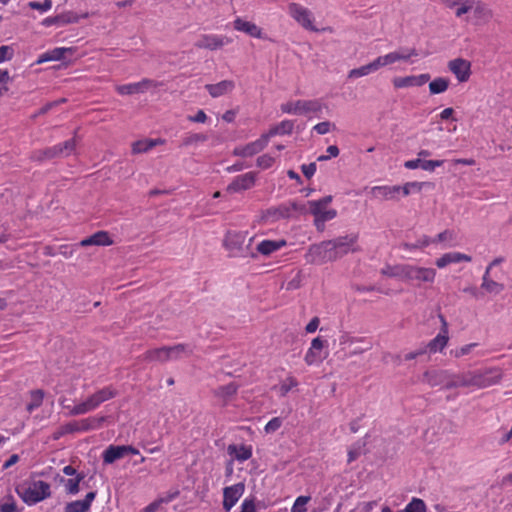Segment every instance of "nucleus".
I'll return each mask as SVG.
<instances>
[{
	"label": "nucleus",
	"mask_w": 512,
	"mask_h": 512,
	"mask_svg": "<svg viewBox=\"0 0 512 512\" xmlns=\"http://www.w3.org/2000/svg\"><path fill=\"white\" fill-rule=\"evenodd\" d=\"M358 234L350 233L345 236L337 237L333 240L323 241L318 245H313L309 249V256L314 263H325L334 261L349 252H356Z\"/></svg>",
	"instance_id": "f257e3e1"
},
{
	"label": "nucleus",
	"mask_w": 512,
	"mask_h": 512,
	"mask_svg": "<svg viewBox=\"0 0 512 512\" xmlns=\"http://www.w3.org/2000/svg\"><path fill=\"white\" fill-rule=\"evenodd\" d=\"M16 492L27 505H35L50 497V484L42 480H30L17 486Z\"/></svg>",
	"instance_id": "f03ea898"
},
{
	"label": "nucleus",
	"mask_w": 512,
	"mask_h": 512,
	"mask_svg": "<svg viewBox=\"0 0 512 512\" xmlns=\"http://www.w3.org/2000/svg\"><path fill=\"white\" fill-rule=\"evenodd\" d=\"M76 148L75 138L69 139L63 143L56 144L42 150H36L32 153L31 158L35 161H45L56 157H66L71 155Z\"/></svg>",
	"instance_id": "7ed1b4c3"
},
{
	"label": "nucleus",
	"mask_w": 512,
	"mask_h": 512,
	"mask_svg": "<svg viewBox=\"0 0 512 512\" xmlns=\"http://www.w3.org/2000/svg\"><path fill=\"white\" fill-rule=\"evenodd\" d=\"M323 105L318 100H297L281 104V111L286 114L306 115L309 113L319 114Z\"/></svg>",
	"instance_id": "20e7f679"
},
{
	"label": "nucleus",
	"mask_w": 512,
	"mask_h": 512,
	"mask_svg": "<svg viewBox=\"0 0 512 512\" xmlns=\"http://www.w3.org/2000/svg\"><path fill=\"white\" fill-rule=\"evenodd\" d=\"M436 274L437 272L433 268L408 264L406 282L416 286L431 285L435 281Z\"/></svg>",
	"instance_id": "39448f33"
},
{
	"label": "nucleus",
	"mask_w": 512,
	"mask_h": 512,
	"mask_svg": "<svg viewBox=\"0 0 512 512\" xmlns=\"http://www.w3.org/2000/svg\"><path fill=\"white\" fill-rule=\"evenodd\" d=\"M473 388L483 389L495 385L500 382L502 372L499 368L491 367L481 370L472 371Z\"/></svg>",
	"instance_id": "423d86ee"
},
{
	"label": "nucleus",
	"mask_w": 512,
	"mask_h": 512,
	"mask_svg": "<svg viewBox=\"0 0 512 512\" xmlns=\"http://www.w3.org/2000/svg\"><path fill=\"white\" fill-rule=\"evenodd\" d=\"M332 202V196L328 195L319 200H311L308 202L309 212L314 218L321 219H334L337 216V211L332 208H328V205Z\"/></svg>",
	"instance_id": "0eeeda50"
},
{
	"label": "nucleus",
	"mask_w": 512,
	"mask_h": 512,
	"mask_svg": "<svg viewBox=\"0 0 512 512\" xmlns=\"http://www.w3.org/2000/svg\"><path fill=\"white\" fill-rule=\"evenodd\" d=\"M288 11L290 16L303 28L310 31H318L313 24V15L309 9L298 3H290Z\"/></svg>",
	"instance_id": "6e6552de"
},
{
	"label": "nucleus",
	"mask_w": 512,
	"mask_h": 512,
	"mask_svg": "<svg viewBox=\"0 0 512 512\" xmlns=\"http://www.w3.org/2000/svg\"><path fill=\"white\" fill-rule=\"evenodd\" d=\"M232 42V39L217 34H203L195 42V47L199 49L218 50L223 46L228 45Z\"/></svg>",
	"instance_id": "1a4fd4ad"
},
{
	"label": "nucleus",
	"mask_w": 512,
	"mask_h": 512,
	"mask_svg": "<svg viewBox=\"0 0 512 512\" xmlns=\"http://www.w3.org/2000/svg\"><path fill=\"white\" fill-rule=\"evenodd\" d=\"M152 87H156V83L151 79L144 78L139 82L117 85L115 90L118 94L125 96L143 94Z\"/></svg>",
	"instance_id": "9d476101"
},
{
	"label": "nucleus",
	"mask_w": 512,
	"mask_h": 512,
	"mask_svg": "<svg viewBox=\"0 0 512 512\" xmlns=\"http://www.w3.org/2000/svg\"><path fill=\"white\" fill-rule=\"evenodd\" d=\"M267 136L261 135L257 140L243 146H237L233 150V155L239 157H251L261 152L267 145Z\"/></svg>",
	"instance_id": "9b49d317"
},
{
	"label": "nucleus",
	"mask_w": 512,
	"mask_h": 512,
	"mask_svg": "<svg viewBox=\"0 0 512 512\" xmlns=\"http://www.w3.org/2000/svg\"><path fill=\"white\" fill-rule=\"evenodd\" d=\"M245 490L243 483H237L232 486L225 487L223 490V508L229 512L238 500L241 498Z\"/></svg>",
	"instance_id": "f8f14e48"
},
{
	"label": "nucleus",
	"mask_w": 512,
	"mask_h": 512,
	"mask_svg": "<svg viewBox=\"0 0 512 512\" xmlns=\"http://www.w3.org/2000/svg\"><path fill=\"white\" fill-rule=\"evenodd\" d=\"M449 70L459 82H466L471 75V63L463 58H456L448 62Z\"/></svg>",
	"instance_id": "ddd939ff"
},
{
	"label": "nucleus",
	"mask_w": 512,
	"mask_h": 512,
	"mask_svg": "<svg viewBox=\"0 0 512 512\" xmlns=\"http://www.w3.org/2000/svg\"><path fill=\"white\" fill-rule=\"evenodd\" d=\"M430 80L428 73L420 75H411L405 77H394L392 84L396 89L408 88V87H421Z\"/></svg>",
	"instance_id": "4468645a"
},
{
	"label": "nucleus",
	"mask_w": 512,
	"mask_h": 512,
	"mask_svg": "<svg viewBox=\"0 0 512 512\" xmlns=\"http://www.w3.org/2000/svg\"><path fill=\"white\" fill-rule=\"evenodd\" d=\"M419 55L415 48L401 47L395 51L385 54L388 66L397 62L413 63L412 58Z\"/></svg>",
	"instance_id": "2eb2a0df"
},
{
	"label": "nucleus",
	"mask_w": 512,
	"mask_h": 512,
	"mask_svg": "<svg viewBox=\"0 0 512 512\" xmlns=\"http://www.w3.org/2000/svg\"><path fill=\"white\" fill-rule=\"evenodd\" d=\"M325 341L320 337H316L312 340L310 348L307 350L304 360L307 365L311 366L318 364L323 361L325 355L323 354V348Z\"/></svg>",
	"instance_id": "dca6fc26"
},
{
	"label": "nucleus",
	"mask_w": 512,
	"mask_h": 512,
	"mask_svg": "<svg viewBox=\"0 0 512 512\" xmlns=\"http://www.w3.org/2000/svg\"><path fill=\"white\" fill-rule=\"evenodd\" d=\"M450 370H432L425 372L423 379L432 387L440 386L448 389V382H450Z\"/></svg>",
	"instance_id": "f3484780"
},
{
	"label": "nucleus",
	"mask_w": 512,
	"mask_h": 512,
	"mask_svg": "<svg viewBox=\"0 0 512 512\" xmlns=\"http://www.w3.org/2000/svg\"><path fill=\"white\" fill-rule=\"evenodd\" d=\"M245 240L246 233L240 231H229L225 236L224 245L233 256H237L240 254Z\"/></svg>",
	"instance_id": "a211bd4d"
},
{
	"label": "nucleus",
	"mask_w": 512,
	"mask_h": 512,
	"mask_svg": "<svg viewBox=\"0 0 512 512\" xmlns=\"http://www.w3.org/2000/svg\"><path fill=\"white\" fill-rule=\"evenodd\" d=\"M255 184V174L248 172L239 175L233 179V181L227 186V192L237 193L243 190L252 188Z\"/></svg>",
	"instance_id": "6ab92c4d"
},
{
	"label": "nucleus",
	"mask_w": 512,
	"mask_h": 512,
	"mask_svg": "<svg viewBox=\"0 0 512 512\" xmlns=\"http://www.w3.org/2000/svg\"><path fill=\"white\" fill-rule=\"evenodd\" d=\"M233 27L235 30L243 32L253 38L262 39L263 31L257 26L255 23L251 21L244 20L241 17H236L233 21Z\"/></svg>",
	"instance_id": "aec40b11"
},
{
	"label": "nucleus",
	"mask_w": 512,
	"mask_h": 512,
	"mask_svg": "<svg viewBox=\"0 0 512 512\" xmlns=\"http://www.w3.org/2000/svg\"><path fill=\"white\" fill-rule=\"evenodd\" d=\"M96 495L95 491H90L83 500L68 502L64 507V512H89Z\"/></svg>",
	"instance_id": "412c9836"
},
{
	"label": "nucleus",
	"mask_w": 512,
	"mask_h": 512,
	"mask_svg": "<svg viewBox=\"0 0 512 512\" xmlns=\"http://www.w3.org/2000/svg\"><path fill=\"white\" fill-rule=\"evenodd\" d=\"M450 382H448V389L455 388H473V374L472 371H465L460 373H450Z\"/></svg>",
	"instance_id": "4be33fe9"
},
{
	"label": "nucleus",
	"mask_w": 512,
	"mask_h": 512,
	"mask_svg": "<svg viewBox=\"0 0 512 512\" xmlns=\"http://www.w3.org/2000/svg\"><path fill=\"white\" fill-rule=\"evenodd\" d=\"M370 193L376 199L398 200L399 199V185L374 186L371 188Z\"/></svg>",
	"instance_id": "5701e85b"
},
{
	"label": "nucleus",
	"mask_w": 512,
	"mask_h": 512,
	"mask_svg": "<svg viewBox=\"0 0 512 512\" xmlns=\"http://www.w3.org/2000/svg\"><path fill=\"white\" fill-rule=\"evenodd\" d=\"M235 88V83L232 80H223L216 84H206L205 89L211 97L218 98L232 92Z\"/></svg>",
	"instance_id": "b1692460"
},
{
	"label": "nucleus",
	"mask_w": 512,
	"mask_h": 512,
	"mask_svg": "<svg viewBox=\"0 0 512 512\" xmlns=\"http://www.w3.org/2000/svg\"><path fill=\"white\" fill-rule=\"evenodd\" d=\"M227 452L232 457V460L243 463L252 457L253 450L250 445L231 444L228 446Z\"/></svg>",
	"instance_id": "393cba45"
},
{
	"label": "nucleus",
	"mask_w": 512,
	"mask_h": 512,
	"mask_svg": "<svg viewBox=\"0 0 512 512\" xmlns=\"http://www.w3.org/2000/svg\"><path fill=\"white\" fill-rule=\"evenodd\" d=\"M443 163V160H425L417 158L406 161L404 167L411 170L421 168L424 171L433 172L437 167L442 166Z\"/></svg>",
	"instance_id": "a878e982"
},
{
	"label": "nucleus",
	"mask_w": 512,
	"mask_h": 512,
	"mask_svg": "<svg viewBox=\"0 0 512 512\" xmlns=\"http://www.w3.org/2000/svg\"><path fill=\"white\" fill-rule=\"evenodd\" d=\"M463 261L470 262L471 257L467 254L460 253V252H449V253H445L440 258H438L436 260L435 264L438 268L442 269L450 264L460 263Z\"/></svg>",
	"instance_id": "bb28decb"
},
{
	"label": "nucleus",
	"mask_w": 512,
	"mask_h": 512,
	"mask_svg": "<svg viewBox=\"0 0 512 512\" xmlns=\"http://www.w3.org/2000/svg\"><path fill=\"white\" fill-rule=\"evenodd\" d=\"M66 53H69V54H72L73 53V48L71 47H57V48H54L50 51H47L43 54H41L36 63L37 64H42V63H45V62H48V61H60L62 59L65 58V54Z\"/></svg>",
	"instance_id": "cd10ccee"
},
{
	"label": "nucleus",
	"mask_w": 512,
	"mask_h": 512,
	"mask_svg": "<svg viewBox=\"0 0 512 512\" xmlns=\"http://www.w3.org/2000/svg\"><path fill=\"white\" fill-rule=\"evenodd\" d=\"M79 244L82 247L90 245L109 246L112 244V240L110 239V236L107 232L99 231L91 235L90 237L81 240Z\"/></svg>",
	"instance_id": "c85d7f7f"
},
{
	"label": "nucleus",
	"mask_w": 512,
	"mask_h": 512,
	"mask_svg": "<svg viewBox=\"0 0 512 512\" xmlns=\"http://www.w3.org/2000/svg\"><path fill=\"white\" fill-rule=\"evenodd\" d=\"M66 409L69 410V415L76 416V415H82L86 414L90 411L95 410L98 405L96 404L95 400L92 396L88 397L85 401L76 404L74 406H64Z\"/></svg>",
	"instance_id": "c756f323"
},
{
	"label": "nucleus",
	"mask_w": 512,
	"mask_h": 512,
	"mask_svg": "<svg viewBox=\"0 0 512 512\" xmlns=\"http://www.w3.org/2000/svg\"><path fill=\"white\" fill-rule=\"evenodd\" d=\"M126 456L125 446L124 445H110L108 446L103 454V461L105 464H112L116 460L122 459Z\"/></svg>",
	"instance_id": "7c9ffc66"
},
{
	"label": "nucleus",
	"mask_w": 512,
	"mask_h": 512,
	"mask_svg": "<svg viewBox=\"0 0 512 512\" xmlns=\"http://www.w3.org/2000/svg\"><path fill=\"white\" fill-rule=\"evenodd\" d=\"M481 288L489 294L498 295L504 290V284L492 279L490 277L489 269H486L482 276Z\"/></svg>",
	"instance_id": "2f4dec72"
},
{
	"label": "nucleus",
	"mask_w": 512,
	"mask_h": 512,
	"mask_svg": "<svg viewBox=\"0 0 512 512\" xmlns=\"http://www.w3.org/2000/svg\"><path fill=\"white\" fill-rule=\"evenodd\" d=\"M192 353V349L186 344H177L174 346H167L168 361H177L182 358L188 357Z\"/></svg>",
	"instance_id": "473e14b6"
},
{
	"label": "nucleus",
	"mask_w": 512,
	"mask_h": 512,
	"mask_svg": "<svg viewBox=\"0 0 512 512\" xmlns=\"http://www.w3.org/2000/svg\"><path fill=\"white\" fill-rule=\"evenodd\" d=\"M477 22H488L492 18V10L480 1L473 0L472 11Z\"/></svg>",
	"instance_id": "72a5a7b5"
},
{
	"label": "nucleus",
	"mask_w": 512,
	"mask_h": 512,
	"mask_svg": "<svg viewBox=\"0 0 512 512\" xmlns=\"http://www.w3.org/2000/svg\"><path fill=\"white\" fill-rule=\"evenodd\" d=\"M285 245L286 242L284 240H263L257 245V251L264 256H269Z\"/></svg>",
	"instance_id": "f704fd0d"
},
{
	"label": "nucleus",
	"mask_w": 512,
	"mask_h": 512,
	"mask_svg": "<svg viewBox=\"0 0 512 512\" xmlns=\"http://www.w3.org/2000/svg\"><path fill=\"white\" fill-rule=\"evenodd\" d=\"M294 128V122L292 120H283L277 125L273 126L264 136H267V141L276 135H288L291 134Z\"/></svg>",
	"instance_id": "c9c22d12"
},
{
	"label": "nucleus",
	"mask_w": 512,
	"mask_h": 512,
	"mask_svg": "<svg viewBox=\"0 0 512 512\" xmlns=\"http://www.w3.org/2000/svg\"><path fill=\"white\" fill-rule=\"evenodd\" d=\"M104 421V418H86L80 421H74L76 432H86L94 429H98L101 426V423Z\"/></svg>",
	"instance_id": "e433bc0d"
},
{
	"label": "nucleus",
	"mask_w": 512,
	"mask_h": 512,
	"mask_svg": "<svg viewBox=\"0 0 512 512\" xmlns=\"http://www.w3.org/2000/svg\"><path fill=\"white\" fill-rule=\"evenodd\" d=\"M408 264H398L393 266H386L381 270V273L388 277L398 278L402 281H406Z\"/></svg>",
	"instance_id": "4c0bfd02"
},
{
	"label": "nucleus",
	"mask_w": 512,
	"mask_h": 512,
	"mask_svg": "<svg viewBox=\"0 0 512 512\" xmlns=\"http://www.w3.org/2000/svg\"><path fill=\"white\" fill-rule=\"evenodd\" d=\"M144 360L150 362L164 363L168 361L167 346L148 350L143 355Z\"/></svg>",
	"instance_id": "58836bf2"
},
{
	"label": "nucleus",
	"mask_w": 512,
	"mask_h": 512,
	"mask_svg": "<svg viewBox=\"0 0 512 512\" xmlns=\"http://www.w3.org/2000/svg\"><path fill=\"white\" fill-rule=\"evenodd\" d=\"M448 342V336L446 335V330L444 333H439L434 339H432L426 346L423 348L426 349V352L436 353L438 351H442Z\"/></svg>",
	"instance_id": "ea45409f"
},
{
	"label": "nucleus",
	"mask_w": 512,
	"mask_h": 512,
	"mask_svg": "<svg viewBox=\"0 0 512 512\" xmlns=\"http://www.w3.org/2000/svg\"><path fill=\"white\" fill-rule=\"evenodd\" d=\"M161 143H163V140L161 139H145L136 141L132 144V153L139 154L148 152L150 149Z\"/></svg>",
	"instance_id": "a19ab883"
},
{
	"label": "nucleus",
	"mask_w": 512,
	"mask_h": 512,
	"mask_svg": "<svg viewBox=\"0 0 512 512\" xmlns=\"http://www.w3.org/2000/svg\"><path fill=\"white\" fill-rule=\"evenodd\" d=\"M449 79L444 77H438L429 83V91L431 94L444 93L449 87Z\"/></svg>",
	"instance_id": "79ce46f5"
},
{
	"label": "nucleus",
	"mask_w": 512,
	"mask_h": 512,
	"mask_svg": "<svg viewBox=\"0 0 512 512\" xmlns=\"http://www.w3.org/2000/svg\"><path fill=\"white\" fill-rule=\"evenodd\" d=\"M83 479V474H77L75 478L64 480L65 491L70 495H76L80 491V482Z\"/></svg>",
	"instance_id": "37998d69"
},
{
	"label": "nucleus",
	"mask_w": 512,
	"mask_h": 512,
	"mask_svg": "<svg viewBox=\"0 0 512 512\" xmlns=\"http://www.w3.org/2000/svg\"><path fill=\"white\" fill-rule=\"evenodd\" d=\"M116 395L115 391L110 387H105L97 392H95L93 395V399L95 400L96 404L99 406L103 402L113 398Z\"/></svg>",
	"instance_id": "c03bdc74"
},
{
	"label": "nucleus",
	"mask_w": 512,
	"mask_h": 512,
	"mask_svg": "<svg viewBox=\"0 0 512 512\" xmlns=\"http://www.w3.org/2000/svg\"><path fill=\"white\" fill-rule=\"evenodd\" d=\"M44 398V392L42 390L31 391L30 402L27 404V411L32 412L41 406Z\"/></svg>",
	"instance_id": "a18cd8bd"
},
{
	"label": "nucleus",
	"mask_w": 512,
	"mask_h": 512,
	"mask_svg": "<svg viewBox=\"0 0 512 512\" xmlns=\"http://www.w3.org/2000/svg\"><path fill=\"white\" fill-rule=\"evenodd\" d=\"M398 512H426V504L420 498H413L403 510Z\"/></svg>",
	"instance_id": "49530a36"
},
{
	"label": "nucleus",
	"mask_w": 512,
	"mask_h": 512,
	"mask_svg": "<svg viewBox=\"0 0 512 512\" xmlns=\"http://www.w3.org/2000/svg\"><path fill=\"white\" fill-rule=\"evenodd\" d=\"M207 140V136L202 133H191L186 135L182 140V146H193L203 143Z\"/></svg>",
	"instance_id": "de8ad7c7"
},
{
	"label": "nucleus",
	"mask_w": 512,
	"mask_h": 512,
	"mask_svg": "<svg viewBox=\"0 0 512 512\" xmlns=\"http://www.w3.org/2000/svg\"><path fill=\"white\" fill-rule=\"evenodd\" d=\"M430 243H432V240L428 236L424 235L415 243H404L402 248L407 251H413L415 249L427 247Z\"/></svg>",
	"instance_id": "09e8293b"
},
{
	"label": "nucleus",
	"mask_w": 512,
	"mask_h": 512,
	"mask_svg": "<svg viewBox=\"0 0 512 512\" xmlns=\"http://www.w3.org/2000/svg\"><path fill=\"white\" fill-rule=\"evenodd\" d=\"M370 73H373L370 64L363 65L358 68H354L349 71L348 78L349 79H355L360 78L369 75Z\"/></svg>",
	"instance_id": "8fccbe9b"
},
{
	"label": "nucleus",
	"mask_w": 512,
	"mask_h": 512,
	"mask_svg": "<svg viewBox=\"0 0 512 512\" xmlns=\"http://www.w3.org/2000/svg\"><path fill=\"white\" fill-rule=\"evenodd\" d=\"M364 446V443L357 442L349 448L348 463H351L360 457V455L363 453Z\"/></svg>",
	"instance_id": "3c124183"
},
{
	"label": "nucleus",
	"mask_w": 512,
	"mask_h": 512,
	"mask_svg": "<svg viewBox=\"0 0 512 512\" xmlns=\"http://www.w3.org/2000/svg\"><path fill=\"white\" fill-rule=\"evenodd\" d=\"M477 343H469L466 345H463L461 347H458L456 349H453L450 351V354L454 356L455 358L463 357L469 353L477 346Z\"/></svg>",
	"instance_id": "603ef678"
},
{
	"label": "nucleus",
	"mask_w": 512,
	"mask_h": 512,
	"mask_svg": "<svg viewBox=\"0 0 512 512\" xmlns=\"http://www.w3.org/2000/svg\"><path fill=\"white\" fill-rule=\"evenodd\" d=\"M310 499L311 498L309 496L297 497L296 500L294 501L292 508H291V512H306L307 511L306 505L308 504Z\"/></svg>",
	"instance_id": "864d4df0"
},
{
	"label": "nucleus",
	"mask_w": 512,
	"mask_h": 512,
	"mask_svg": "<svg viewBox=\"0 0 512 512\" xmlns=\"http://www.w3.org/2000/svg\"><path fill=\"white\" fill-rule=\"evenodd\" d=\"M177 496V493H174V494H171L169 495L168 497L166 498H160L152 503H150L145 509H144V512H156L160 505L162 503H169L170 501H172L175 497Z\"/></svg>",
	"instance_id": "5fc2aeb1"
},
{
	"label": "nucleus",
	"mask_w": 512,
	"mask_h": 512,
	"mask_svg": "<svg viewBox=\"0 0 512 512\" xmlns=\"http://www.w3.org/2000/svg\"><path fill=\"white\" fill-rule=\"evenodd\" d=\"M297 385H298V382L294 377H288L280 385L281 396H285L292 388L296 387Z\"/></svg>",
	"instance_id": "6e6d98bb"
},
{
	"label": "nucleus",
	"mask_w": 512,
	"mask_h": 512,
	"mask_svg": "<svg viewBox=\"0 0 512 512\" xmlns=\"http://www.w3.org/2000/svg\"><path fill=\"white\" fill-rule=\"evenodd\" d=\"M275 159L269 155L264 154L257 158V166L261 169H268L274 164Z\"/></svg>",
	"instance_id": "4d7b16f0"
},
{
	"label": "nucleus",
	"mask_w": 512,
	"mask_h": 512,
	"mask_svg": "<svg viewBox=\"0 0 512 512\" xmlns=\"http://www.w3.org/2000/svg\"><path fill=\"white\" fill-rule=\"evenodd\" d=\"M473 0H462L457 5L459 6L456 10V16L461 17L462 15L472 11Z\"/></svg>",
	"instance_id": "13d9d810"
},
{
	"label": "nucleus",
	"mask_w": 512,
	"mask_h": 512,
	"mask_svg": "<svg viewBox=\"0 0 512 512\" xmlns=\"http://www.w3.org/2000/svg\"><path fill=\"white\" fill-rule=\"evenodd\" d=\"M30 8L39 10L40 12L44 13L49 11L52 8V1L51 0H44L43 2H37L33 1L29 3Z\"/></svg>",
	"instance_id": "bf43d9fd"
},
{
	"label": "nucleus",
	"mask_w": 512,
	"mask_h": 512,
	"mask_svg": "<svg viewBox=\"0 0 512 512\" xmlns=\"http://www.w3.org/2000/svg\"><path fill=\"white\" fill-rule=\"evenodd\" d=\"M282 426V419L279 417L272 418L264 427L267 434L274 433Z\"/></svg>",
	"instance_id": "052dcab7"
},
{
	"label": "nucleus",
	"mask_w": 512,
	"mask_h": 512,
	"mask_svg": "<svg viewBox=\"0 0 512 512\" xmlns=\"http://www.w3.org/2000/svg\"><path fill=\"white\" fill-rule=\"evenodd\" d=\"M237 391V386L234 385V384H228V385H225V386H221L218 390H217V395L219 396H222V397H230L232 395H234Z\"/></svg>",
	"instance_id": "680f3d73"
},
{
	"label": "nucleus",
	"mask_w": 512,
	"mask_h": 512,
	"mask_svg": "<svg viewBox=\"0 0 512 512\" xmlns=\"http://www.w3.org/2000/svg\"><path fill=\"white\" fill-rule=\"evenodd\" d=\"M14 55V50L11 46L3 45L0 47V63L9 61Z\"/></svg>",
	"instance_id": "e2e57ef3"
},
{
	"label": "nucleus",
	"mask_w": 512,
	"mask_h": 512,
	"mask_svg": "<svg viewBox=\"0 0 512 512\" xmlns=\"http://www.w3.org/2000/svg\"><path fill=\"white\" fill-rule=\"evenodd\" d=\"M326 152H327L326 155H320L317 158V161H319V162L326 161L332 157H337L339 155V149L335 145L328 146Z\"/></svg>",
	"instance_id": "0e129e2a"
},
{
	"label": "nucleus",
	"mask_w": 512,
	"mask_h": 512,
	"mask_svg": "<svg viewBox=\"0 0 512 512\" xmlns=\"http://www.w3.org/2000/svg\"><path fill=\"white\" fill-rule=\"evenodd\" d=\"M371 66V69L374 72L379 70L382 67L388 66L387 59L385 55L378 56L375 58L372 62L369 63Z\"/></svg>",
	"instance_id": "69168bd1"
},
{
	"label": "nucleus",
	"mask_w": 512,
	"mask_h": 512,
	"mask_svg": "<svg viewBox=\"0 0 512 512\" xmlns=\"http://www.w3.org/2000/svg\"><path fill=\"white\" fill-rule=\"evenodd\" d=\"M74 432H76V428H75V424H74V421H73V422H69V423L64 424L60 428V430L55 434L54 438L58 439L59 437H61L64 434L74 433Z\"/></svg>",
	"instance_id": "338daca9"
},
{
	"label": "nucleus",
	"mask_w": 512,
	"mask_h": 512,
	"mask_svg": "<svg viewBox=\"0 0 512 512\" xmlns=\"http://www.w3.org/2000/svg\"><path fill=\"white\" fill-rule=\"evenodd\" d=\"M332 126L333 125L329 121H324V122H320V123L316 124L313 127V130H315L320 135H324V134H327L328 132H330Z\"/></svg>",
	"instance_id": "774afa93"
}]
</instances>
